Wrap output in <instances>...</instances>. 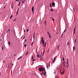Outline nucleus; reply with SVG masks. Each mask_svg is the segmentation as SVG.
Listing matches in <instances>:
<instances>
[{"label": "nucleus", "mask_w": 78, "mask_h": 78, "mask_svg": "<svg viewBox=\"0 0 78 78\" xmlns=\"http://www.w3.org/2000/svg\"><path fill=\"white\" fill-rule=\"evenodd\" d=\"M44 71H45V73H46V71H45V70H44Z\"/></svg>", "instance_id": "48"}, {"label": "nucleus", "mask_w": 78, "mask_h": 78, "mask_svg": "<svg viewBox=\"0 0 78 78\" xmlns=\"http://www.w3.org/2000/svg\"><path fill=\"white\" fill-rule=\"evenodd\" d=\"M56 73V72H55L54 73L55 74V73Z\"/></svg>", "instance_id": "61"}, {"label": "nucleus", "mask_w": 78, "mask_h": 78, "mask_svg": "<svg viewBox=\"0 0 78 78\" xmlns=\"http://www.w3.org/2000/svg\"><path fill=\"white\" fill-rule=\"evenodd\" d=\"M38 70L40 72H42V70L44 71L45 70V69L43 67H40L38 68Z\"/></svg>", "instance_id": "2"}, {"label": "nucleus", "mask_w": 78, "mask_h": 78, "mask_svg": "<svg viewBox=\"0 0 78 78\" xmlns=\"http://www.w3.org/2000/svg\"><path fill=\"white\" fill-rule=\"evenodd\" d=\"M67 62H69V61H68V58H67Z\"/></svg>", "instance_id": "49"}, {"label": "nucleus", "mask_w": 78, "mask_h": 78, "mask_svg": "<svg viewBox=\"0 0 78 78\" xmlns=\"http://www.w3.org/2000/svg\"><path fill=\"white\" fill-rule=\"evenodd\" d=\"M20 58L19 57L18 59V60H19V59H20Z\"/></svg>", "instance_id": "43"}, {"label": "nucleus", "mask_w": 78, "mask_h": 78, "mask_svg": "<svg viewBox=\"0 0 78 78\" xmlns=\"http://www.w3.org/2000/svg\"><path fill=\"white\" fill-rule=\"evenodd\" d=\"M25 41H26V42H27L26 40L25 39L24 40Z\"/></svg>", "instance_id": "47"}, {"label": "nucleus", "mask_w": 78, "mask_h": 78, "mask_svg": "<svg viewBox=\"0 0 78 78\" xmlns=\"http://www.w3.org/2000/svg\"><path fill=\"white\" fill-rule=\"evenodd\" d=\"M25 0L23 1L22 2V4H23V3H24V2H25Z\"/></svg>", "instance_id": "12"}, {"label": "nucleus", "mask_w": 78, "mask_h": 78, "mask_svg": "<svg viewBox=\"0 0 78 78\" xmlns=\"http://www.w3.org/2000/svg\"><path fill=\"white\" fill-rule=\"evenodd\" d=\"M25 37H24V38H23V39H25Z\"/></svg>", "instance_id": "55"}, {"label": "nucleus", "mask_w": 78, "mask_h": 78, "mask_svg": "<svg viewBox=\"0 0 78 78\" xmlns=\"http://www.w3.org/2000/svg\"><path fill=\"white\" fill-rule=\"evenodd\" d=\"M52 5H53V6H55V2H53L52 4Z\"/></svg>", "instance_id": "5"}, {"label": "nucleus", "mask_w": 78, "mask_h": 78, "mask_svg": "<svg viewBox=\"0 0 78 78\" xmlns=\"http://www.w3.org/2000/svg\"><path fill=\"white\" fill-rule=\"evenodd\" d=\"M51 11H53V9H52V8H51Z\"/></svg>", "instance_id": "21"}, {"label": "nucleus", "mask_w": 78, "mask_h": 78, "mask_svg": "<svg viewBox=\"0 0 78 78\" xmlns=\"http://www.w3.org/2000/svg\"><path fill=\"white\" fill-rule=\"evenodd\" d=\"M21 1L20 0V2H19V4H20V2H21Z\"/></svg>", "instance_id": "42"}, {"label": "nucleus", "mask_w": 78, "mask_h": 78, "mask_svg": "<svg viewBox=\"0 0 78 78\" xmlns=\"http://www.w3.org/2000/svg\"><path fill=\"white\" fill-rule=\"evenodd\" d=\"M62 35H63V33H62V34L61 35V37H62Z\"/></svg>", "instance_id": "24"}, {"label": "nucleus", "mask_w": 78, "mask_h": 78, "mask_svg": "<svg viewBox=\"0 0 78 78\" xmlns=\"http://www.w3.org/2000/svg\"><path fill=\"white\" fill-rule=\"evenodd\" d=\"M12 66H13L14 64H12Z\"/></svg>", "instance_id": "50"}, {"label": "nucleus", "mask_w": 78, "mask_h": 78, "mask_svg": "<svg viewBox=\"0 0 78 78\" xmlns=\"http://www.w3.org/2000/svg\"><path fill=\"white\" fill-rule=\"evenodd\" d=\"M73 51H74V50H75V46H74L73 47Z\"/></svg>", "instance_id": "13"}, {"label": "nucleus", "mask_w": 78, "mask_h": 78, "mask_svg": "<svg viewBox=\"0 0 78 78\" xmlns=\"http://www.w3.org/2000/svg\"><path fill=\"white\" fill-rule=\"evenodd\" d=\"M28 51H27V53H26V55H27V54H28Z\"/></svg>", "instance_id": "35"}, {"label": "nucleus", "mask_w": 78, "mask_h": 78, "mask_svg": "<svg viewBox=\"0 0 78 78\" xmlns=\"http://www.w3.org/2000/svg\"><path fill=\"white\" fill-rule=\"evenodd\" d=\"M41 42H43L44 41H45L43 40V37H41Z\"/></svg>", "instance_id": "6"}, {"label": "nucleus", "mask_w": 78, "mask_h": 78, "mask_svg": "<svg viewBox=\"0 0 78 78\" xmlns=\"http://www.w3.org/2000/svg\"><path fill=\"white\" fill-rule=\"evenodd\" d=\"M16 1H18L17 2H19V0H16Z\"/></svg>", "instance_id": "46"}, {"label": "nucleus", "mask_w": 78, "mask_h": 78, "mask_svg": "<svg viewBox=\"0 0 78 78\" xmlns=\"http://www.w3.org/2000/svg\"><path fill=\"white\" fill-rule=\"evenodd\" d=\"M50 62H49L48 63V67H50Z\"/></svg>", "instance_id": "10"}, {"label": "nucleus", "mask_w": 78, "mask_h": 78, "mask_svg": "<svg viewBox=\"0 0 78 78\" xmlns=\"http://www.w3.org/2000/svg\"><path fill=\"white\" fill-rule=\"evenodd\" d=\"M44 25H46V21H44Z\"/></svg>", "instance_id": "14"}, {"label": "nucleus", "mask_w": 78, "mask_h": 78, "mask_svg": "<svg viewBox=\"0 0 78 78\" xmlns=\"http://www.w3.org/2000/svg\"><path fill=\"white\" fill-rule=\"evenodd\" d=\"M40 59H41L42 60V59H43V58H41V57L40 58Z\"/></svg>", "instance_id": "36"}, {"label": "nucleus", "mask_w": 78, "mask_h": 78, "mask_svg": "<svg viewBox=\"0 0 78 78\" xmlns=\"http://www.w3.org/2000/svg\"><path fill=\"white\" fill-rule=\"evenodd\" d=\"M75 43H76V39H75Z\"/></svg>", "instance_id": "28"}, {"label": "nucleus", "mask_w": 78, "mask_h": 78, "mask_svg": "<svg viewBox=\"0 0 78 78\" xmlns=\"http://www.w3.org/2000/svg\"><path fill=\"white\" fill-rule=\"evenodd\" d=\"M12 15L10 17V19H11V18H12Z\"/></svg>", "instance_id": "15"}, {"label": "nucleus", "mask_w": 78, "mask_h": 78, "mask_svg": "<svg viewBox=\"0 0 78 78\" xmlns=\"http://www.w3.org/2000/svg\"><path fill=\"white\" fill-rule=\"evenodd\" d=\"M64 70L63 71V72H62V73H61V75H63V74L64 73Z\"/></svg>", "instance_id": "9"}, {"label": "nucleus", "mask_w": 78, "mask_h": 78, "mask_svg": "<svg viewBox=\"0 0 78 78\" xmlns=\"http://www.w3.org/2000/svg\"><path fill=\"white\" fill-rule=\"evenodd\" d=\"M22 58V56H20V58Z\"/></svg>", "instance_id": "54"}, {"label": "nucleus", "mask_w": 78, "mask_h": 78, "mask_svg": "<svg viewBox=\"0 0 78 78\" xmlns=\"http://www.w3.org/2000/svg\"><path fill=\"white\" fill-rule=\"evenodd\" d=\"M12 73V70L11 71V74Z\"/></svg>", "instance_id": "62"}, {"label": "nucleus", "mask_w": 78, "mask_h": 78, "mask_svg": "<svg viewBox=\"0 0 78 78\" xmlns=\"http://www.w3.org/2000/svg\"><path fill=\"white\" fill-rule=\"evenodd\" d=\"M45 53V48H44L43 49V55H44V53Z\"/></svg>", "instance_id": "8"}, {"label": "nucleus", "mask_w": 78, "mask_h": 78, "mask_svg": "<svg viewBox=\"0 0 78 78\" xmlns=\"http://www.w3.org/2000/svg\"><path fill=\"white\" fill-rule=\"evenodd\" d=\"M49 37L50 38H51V35H50V34L49 35Z\"/></svg>", "instance_id": "17"}, {"label": "nucleus", "mask_w": 78, "mask_h": 78, "mask_svg": "<svg viewBox=\"0 0 78 78\" xmlns=\"http://www.w3.org/2000/svg\"><path fill=\"white\" fill-rule=\"evenodd\" d=\"M33 59V61H34V58L32 59Z\"/></svg>", "instance_id": "37"}, {"label": "nucleus", "mask_w": 78, "mask_h": 78, "mask_svg": "<svg viewBox=\"0 0 78 78\" xmlns=\"http://www.w3.org/2000/svg\"><path fill=\"white\" fill-rule=\"evenodd\" d=\"M56 57H55L54 58V59L53 60V62L55 61V59H56Z\"/></svg>", "instance_id": "7"}, {"label": "nucleus", "mask_w": 78, "mask_h": 78, "mask_svg": "<svg viewBox=\"0 0 78 78\" xmlns=\"http://www.w3.org/2000/svg\"><path fill=\"white\" fill-rule=\"evenodd\" d=\"M67 64H68V65H69V62H67Z\"/></svg>", "instance_id": "27"}, {"label": "nucleus", "mask_w": 78, "mask_h": 78, "mask_svg": "<svg viewBox=\"0 0 78 78\" xmlns=\"http://www.w3.org/2000/svg\"><path fill=\"white\" fill-rule=\"evenodd\" d=\"M34 34H35L34 33V35H33L34 39Z\"/></svg>", "instance_id": "18"}, {"label": "nucleus", "mask_w": 78, "mask_h": 78, "mask_svg": "<svg viewBox=\"0 0 78 78\" xmlns=\"http://www.w3.org/2000/svg\"><path fill=\"white\" fill-rule=\"evenodd\" d=\"M47 34H48L49 35V34H50L49 33V32H47Z\"/></svg>", "instance_id": "30"}, {"label": "nucleus", "mask_w": 78, "mask_h": 78, "mask_svg": "<svg viewBox=\"0 0 78 78\" xmlns=\"http://www.w3.org/2000/svg\"><path fill=\"white\" fill-rule=\"evenodd\" d=\"M20 1H21L22 2L23 1L22 0H21Z\"/></svg>", "instance_id": "58"}, {"label": "nucleus", "mask_w": 78, "mask_h": 78, "mask_svg": "<svg viewBox=\"0 0 78 78\" xmlns=\"http://www.w3.org/2000/svg\"><path fill=\"white\" fill-rule=\"evenodd\" d=\"M63 64H65V62H63Z\"/></svg>", "instance_id": "56"}, {"label": "nucleus", "mask_w": 78, "mask_h": 78, "mask_svg": "<svg viewBox=\"0 0 78 78\" xmlns=\"http://www.w3.org/2000/svg\"><path fill=\"white\" fill-rule=\"evenodd\" d=\"M76 29V26H75L74 28V32H73V35H74V34L75 33V29Z\"/></svg>", "instance_id": "4"}, {"label": "nucleus", "mask_w": 78, "mask_h": 78, "mask_svg": "<svg viewBox=\"0 0 78 78\" xmlns=\"http://www.w3.org/2000/svg\"><path fill=\"white\" fill-rule=\"evenodd\" d=\"M51 4H50V7H51Z\"/></svg>", "instance_id": "25"}, {"label": "nucleus", "mask_w": 78, "mask_h": 78, "mask_svg": "<svg viewBox=\"0 0 78 78\" xmlns=\"http://www.w3.org/2000/svg\"><path fill=\"white\" fill-rule=\"evenodd\" d=\"M33 43H34V42H32V43H31V46H33Z\"/></svg>", "instance_id": "16"}, {"label": "nucleus", "mask_w": 78, "mask_h": 78, "mask_svg": "<svg viewBox=\"0 0 78 78\" xmlns=\"http://www.w3.org/2000/svg\"><path fill=\"white\" fill-rule=\"evenodd\" d=\"M2 50H3V47L2 46Z\"/></svg>", "instance_id": "41"}, {"label": "nucleus", "mask_w": 78, "mask_h": 78, "mask_svg": "<svg viewBox=\"0 0 78 78\" xmlns=\"http://www.w3.org/2000/svg\"><path fill=\"white\" fill-rule=\"evenodd\" d=\"M65 31H66V29H65V30L63 31V33H64Z\"/></svg>", "instance_id": "45"}, {"label": "nucleus", "mask_w": 78, "mask_h": 78, "mask_svg": "<svg viewBox=\"0 0 78 78\" xmlns=\"http://www.w3.org/2000/svg\"><path fill=\"white\" fill-rule=\"evenodd\" d=\"M27 32H28V29L27 30Z\"/></svg>", "instance_id": "40"}, {"label": "nucleus", "mask_w": 78, "mask_h": 78, "mask_svg": "<svg viewBox=\"0 0 78 78\" xmlns=\"http://www.w3.org/2000/svg\"><path fill=\"white\" fill-rule=\"evenodd\" d=\"M73 9V10L74 11H75V9Z\"/></svg>", "instance_id": "51"}, {"label": "nucleus", "mask_w": 78, "mask_h": 78, "mask_svg": "<svg viewBox=\"0 0 78 78\" xmlns=\"http://www.w3.org/2000/svg\"><path fill=\"white\" fill-rule=\"evenodd\" d=\"M46 66H47V68H48V64H47V63L46 64Z\"/></svg>", "instance_id": "23"}, {"label": "nucleus", "mask_w": 78, "mask_h": 78, "mask_svg": "<svg viewBox=\"0 0 78 78\" xmlns=\"http://www.w3.org/2000/svg\"><path fill=\"white\" fill-rule=\"evenodd\" d=\"M59 45L58 47H57V50H58L59 49Z\"/></svg>", "instance_id": "26"}, {"label": "nucleus", "mask_w": 78, "mask_h": 78, "mask_svg": "<svg viewBox=\"0 0 78 78\" xmlns=\"http://www.w3.org/2000/svg\"><path fill=\"white\" fill-rule=\"evenodd\" d=\"M19 8H18V11H17V13H18V11H19Z\"/></svg>", "instance_id": "19"}, {"label": "nucleus", "mask_w": 78, "mask_h": 78, "mask_svg": "<svg viewBox=\"0 0 78 78\" xmlns=\"http://www.w3.org/2000/svg\"><path fill=\"white\" fill-rule=\"evenodd\" d=\"M5 6H6V5H7V4H6V3H5Z\"/></svg>", "instance_id": "44"}, {"label": "nucleus", "mask_w": 78, "mask_h": 78, "mask_svg": "<svg viewBox=\"0 0 78 78\" xmlns=\"http://www.w3.org/2000/svg\"><path fill=\"white\" fill-rule=\"evenodd\" d=\"M52 20H53V21H54V22H55V20H54V19L52 18Z\"/></svg>", "instance_id": "29"}, {"label": "nucleus", "mask_w": 78, "mask_h": 78, "mask_svg": "<svg viewBox=\"0 0 78 78\" xmlns=\"http://www.w3.org/2000/svg\"><path fill=\"white\" fill-rule=\"evenodd\" d=\"M69 42H68L67 43V45H69Z\"/></svg>", "instance_id": "31"}, {"label": "nucleus", "mask_w": 78, "mask_h": 78, "mask_svg": "<svg viewBox=\"0 0 78 78\" xmlns=\"http://www.w3.org/2000/svg\"><path fill=\"white\" fill-rule=\"evenodd\" d=\"M18 6H20V4H19H19L18 5Z\"/></svg>", "instance_id": "53"}, {"label": "nucleus", "mask_w": 78, "mask_h": 78, "mask_svg": "<svg viewBox=\"0 0 78 78\" xmlns=\"http://www.w3.org/2000/svg\"><path fill=\"white\" fill-rule=\"evenodd\" d=\"M42 44L43 47L44 48H45L46 47V45H47V44L46 43V42L45 43V41L42 42Z\"/></svg>", "instance_id": "1"}, {"label": "nucleus", "mask_w": 78, "mask_h": 78, "mask_svg": "<svg viewBox=\"0 0 78 78\" xmlns=\"http://www.w3.org/2000/svg\"><path fill=\"white\" fill-rule=\"evenodd\" d=\"M14 56H16V55H14Z\"/></svg>", "instance_id": "64"}, {"label": "nucleus", "mask_w": 78, "mask_h": 78, "mask_svg": "<svg viewBox=\"0 0 78 78\" xmlns=\"http://www.w3.org/2000/svg\"><path fill=\"white\" fill-rule=\"evenodd\" d=\"M3 62H5V61H4L3 62Z\"/></svg>", "instance_id": "60"}, {"label": "nucleus", "mask_w": 78, "mask_h": 78, "mask_svg": "<svg viewBox=\"0 0 78 78\" xmlns=\"http://www.w3.org/2000/svg\"><path fill=\"white\" fill-rule=\"evenodd\" d=\"M44 73L43 74L44 75V76H45V75H46V73Z\"/></svg>", "instance_id": "33"}, {"label": "nucleus", "mask_w": 78, "mask_h": 78, "mask_svg": "<svg viewBox=\"0 0 78 78\" xmlns=\"http://www.w3.org/2000/svg\"><path fill=\"white\" fill-rule=\"evenodd\" d=\"M8 44L9 45H10V42L9 41L8 42Z\"/></svg>", "instance_id": "20"}, {"label": "nucleus", "mask_w": 78, "mask_h": 78, "mask_svg": "<svg viewBox=\"0 0 78 78\" xmlns=\"http://www.w3.org/2000/svg\"><path fill=\"white\" fill-rule=\"evenodd\" d=\"M32 59H33V56L32 57Z\"/></svg>", "instance_id": "38"}, {"label": "nucleus", "mask_w": 78, "mask_h": 78, "mask_svg": "<svg viewBox=\"0 0 78 78\" xmlns=\"http://www.w3.org/2000/svg\"><path fill=\"white\" fill-rule=\"evenodd\" d=\"M62 58L63 61H64V60H65V59H64L63 57H62Z\"/></svg>", "instance_id": "22"}, {"label": "nucleus", "mask_w": 78, "mask_h": 78, "mask_svg": "<svg viewBox=\"0 0 78 78\" xmlns=\"http://www.w3.org/2000/svg\"><path fill=\"white\" fill-rule=\"evenodd\" d=\"M69 67V65H68V66H67V67Z\"/></svg>", "instance_id": "52"}, {"label": "nucleus", "mask_w": 78, "mask_h": 78, "mask_svg": "<svg viewBox=\"0 0 78 78\" xmlns=\"http://www.w3.org/2000/svg\"><path fill=\"white\" fill-rule=\"evenodd\" d=\"M36 56L37 58H39V55L37 54V55H36Z\"/></svg>", "instance_id": "11"}, {"label": "nucleus", "mask_w": 78, "mask_h": 78, "mask_svg": "<svg viewBox=\"0 0 78 78\" xmlns=\"http://www.w3.org/2000/svg\"><path fill=\"white\" fill-rule=\"evenodd\" d=\"M10 30V29H9V30Z\"/></svg>", "instance_id": "34"}, {"label": "nucleus", "mask_w": 78, "mask_h": 78, "mask_svg": "<svg viewBox=\"0 0 78 78\" xmlns=\"http://www.w3.org/2000/svg\"><path fill=\"white\" fill-rule=\"evenodd\" d=\"M48 52H49V50H48Z\"/></svg>", "instance_id": "63"}, {"label": "nucleus", "mask_w": 78, "mask_h": 78, "mask_svg": "<svg viewBox=\"0 0 78 78\" xmlns=\"http://www.w3.org/2000/svg\"><path fill=\"white\" fill-rule=\"evenodd\" d=\"M24 30V32H25V29H23Z\"/></svg>", "instance_id": "39"}, {"label": "nucleus", "mask_w": 78, "mask_h": 78, "mask_svg": "<svg viewBox=\"0 0 78 78\" xmlns=\"http://www.w3.org/2000/svg\"><path fill=\"white\" fill-rule=\"evenodd\" d=\"M58 67H57V68H56L57 69H58Z\"/></svg>", "instance_id": "57"}, {"label": "nucleus", "mask_w": 78, "mask_h": 78, "mask_svg": "<svg viewBox=\"0 0 78 78\" xmlns=\"http://www.w3.org/2000/svg\"><path fill=\"white\" fill-rule=\"evenodd\" d=\"M32 11L33 12V14H34V6H33L32 8Z\"/></svg>", "instance_id": "3"}, {"label": "nucleus", "mask_w": 78, "mask_h": 78, "mask_svg": "<svg viewBox=\"0 0 78 78\" xmlns=\"http://www.w3.org/2000/svg\"><path fill=\"white\" fill-rule=\"evenodd\" d=\"M0 41H2V39H0Z\"/></svg>", "instance_id": "59"}, {"label": "nucleus", "mask_w": 78, "mask_h": 78, "mask_svg": "<svg viewBox=\"0 0 78 78\" xmlns=\"http://www.w3.org/2000/svg\"><path fill=\"white\" fill-rule=\"evenodd\" d=\"M24 46L25 47H27V44L24 45Z\"/></svg>", "instance_id": "32"}]
</instances>
